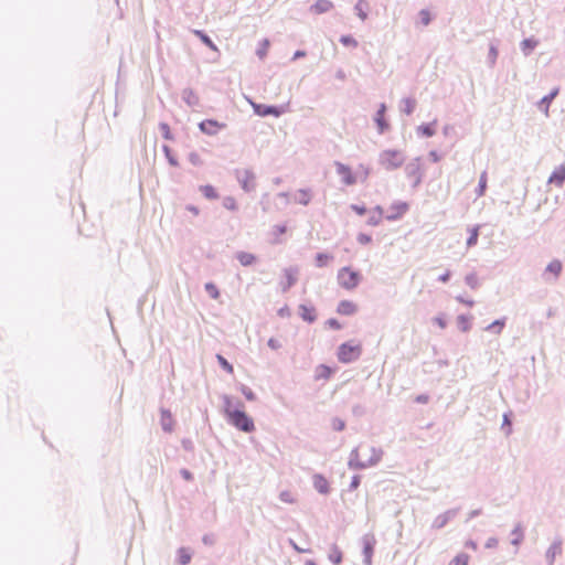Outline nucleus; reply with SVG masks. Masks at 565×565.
I'll list each match as a JSON object with an SVG mask.
<instances>
[{
    "label": "nucleus",
    "mask_w": 565,
    "mask_h": 565,
    "mask_svg": "<svg viewBox=\"0 0 565 565\" xmlns=\"http://www.w3.org/2000/svg\"><path fill=\"white\" fill-rule=\"evenodd\" d=\"M239 391L245 396L247 401L254 402L256 399V394L253 390L244 384L241 385Z\"/></svg>",
    "instance_id": "obj_54"
},
{
    "label": "nucleus",
    "mask_w": 565,
    "mask_h": 565,
    "mask_svg": "<svg viewBox=\"0 0 565 565\" xmlns=\"http://www.w3.org/2000/svg\"><path fill=\"white\" fill-rule=\"evenodd\" d=\"M313 481V488L320 493V494H329L330 493V484L327 478L321 473H315L312 477Z\"/></svg>",
    "instance_id": "obj_17"
},
{
    "label": "nucleus",
    "mask_w": 565,
    "mask_h": 565,
    "mask_svg": "<svg viewBox=\"0 0 565 565\" xmlns=\"http://www.w3.org/2000/svg\"><path fill=\"white\" fill-rule=\"evenodd\" d=\"M216 359H217L218 365L225 372L231 373V374L234 372L233 365L222 354H216Z\"/></svg>",
    "instance_id": "obj_44"
},
{
    "label": "nucleus",
    "mask_w": 565,
    "mask_h": 565,
    "mask_svg": "<svg viewBox=\"0 0 565 565\" xmlns=\"http://www.w3.org/2000/svg\"><path fill=\"white\" fill-rule=\"evenodd\" d=\"M162 430L167 433H171L173 430V419L171 413L168 409H161V419H160Z\"/></svg>",
    "instance_id": "obj_24"
},
{
    "label": "nucleus",
    "mask_w": 565,
    "mask_h": 565,
    "mask_svg": "<svg viewBox=\"0 0 565 565\" xmlns=\"http://www.w3.org/2000/svg\"><path fill=\"white\" fill-rule=\"evenodd\" d=\"M469 555L466 553H460L456 557H454L449 565H468Z\"/></svg>",
    "instance_id": "obj_49"
},
{
    "label": "nucleus",
    "mask_w": 565,
    "mask_h": 565,
    "mask_svg": "<svg viewBox=\"0 0 565 565\" xmlns=\"http://www.w3.org/2000/svg\"><path fill=\"white\" fill-rule=\"evenodd\" d=\"M419 18H420V22L424 25H428L431 22V14L427 9H422L419 11Z\"/></svg>",
    "instance_id": "obj_58"
},
{
    "label": "nucleus",
    "mask_w": 565,
    "mask_h": 565,
    "mask_svg": "<svg viewBox=\"0 0 565 565\" xmlns=\"http://www.w3.org/2000/svg\"><path fill=\"white\" fill-rule=\"evenodd\" d=\"M362 354L361 344H353L352 341H347L338 347L337 358L341 363L349 364L360 359Z\"/></svg>",
    "instance_id": "obj_4"
},
{
    "label": "nucleus",
    "mask_w": 565,
    "mask_h": 565,
    "mask_svg": "<svg viewBox=\"0 0 565 565\" xmlns=\"http://www.w3.org/2000/svg\"><path fill=\"white\" fill-rule=\"evenodd\" d=\"M223 401V412L225 415V418H228V414H231L232 411H235L236 401L232 398V396L223 394L222 396Z\"/></svg>",
    "instance_id": "obj_29"
},
{
    "label": "nucleus",
    "mask_w": 565,
    "mask_h": 565,
    "mask_svg": "<svg viewBox=\"0 0 565 565\" xmlns=\"http://www.w3.org/2000/svg\"><path fill=\"white\" fill-rule=\"evenodd\" d=\"M332 429L335 431H342L345 428V422L339 417H334L331 422Z\"/></svg>",
    "instance_id": "obj_56"
},
{
    "label": "nucleus",
    "mask_w": 565,
    "mask_h": 565,
    "mask_svg": "<svg viewBox=\"0 0 565 565\" xmlns=\"http://www.w3.org/2000/svg\"><path fill=\"white\" fill-rule=\"evenodd\" d=\"M374 461L375 460H366V461L360 460L359 447H355L350 452L348 467L352 470H363L369 467H374Z\"/></svg>",
    "instance_id": "obj_10"
},
{
    "label": "nucleus",
    "mask_w": 565,
    "mask_h": 565,
    "mask_svg": "<svg viewBox=\"0 0 565 565\" xmlns=\"http://www.w3.org/2000/svg\"><path fill=\"white\" fill-rule=\"evenodd\" d=\"M505 323H507V318L503 317V318L497 319L493 322H491L489 326L486 327L484 330L493 332L495 334H500L502 332L503 328L505 327Z\"/></svg>",
    "instance_id": "obj_30"
},
{
    "label": "nucleus",
    "mask_w": 565,
    "mask_h": 565,
    "mask_svg": "<svg viewBox=\"0 0 565 565\" xmlns=\"http://www.w3.org/2000/svg\"><path fill=\"white\" fill-rule=\"evenodd\" d=\"M202 543L206 546H213L216 543V536L213 533H206L202 536Z\"/></svg>",
    "instance_id": "obj_59"
},
{
    "label": "nucleus",
    "mask_w": 565,
    "mask_h": 565,
    "mask_svg": "<svg viewBox=\"0 0 565 565\" xmlns=\"http://www.w3.org/2000/svg\"><path fill=\"white\" fill-rule=\"evenodd\" d=\"M448 522H446V520L444 519V516L441 514L437 515L431 524V526L434 529H443L447 525Z\"/></svg>",
    "instance_id": "obj_60"
},
{
    "label": "nucleus",
    "mask_w": 565,
    "mask_h": 565,
    "mask_svg": "<svg viewBox=\"0 0 565 565\" xmlns=\"http://www.w3.org/2000/svg\"><path fill=\"white\" fill-rule=\"evenodd\" d=\"M333 374V369L327 364H319L315 370V380H329Z\"/></svg>",
    "instance_id": "obj_23"
},
{
    "label": "nucleus",
    "mask_w": 565,
    "mask_h": 565,
    "mask_svg": "<svg viewBox=\"0 0 565 565\" xmlns=\"http://www.w3.org/2000/svg\"><path fill=\"white\" fill-rule=\"evenodd\" d=\"M181 446L188 452H192L194 450V443L190 438H183L181 440Z\"/></svg>",
    "instance_id": "obj_64"
},
{
    "label": "nucleus",
    "mask_w": 565,
    "mask_h": 565,
    "mask_svg": "<svg viewBox=\"0 0 565 565\" xmlns=\"http://www.w3.org/2000/svg\"><path fill=\"white\" fill-rule=\"evenodd\" d=\"M405 174L412 179V188L416 189L423 182V172L420 169V158L413 159L405 166Z\"/></svg>",
    "instance_id": "obj_7"
},
{
    "label": "nucleus",
    "mask_w": 565,
    "mask_h": 565,
    "mask_svg": "<svg viewBox=\"0 0 565 565\" xmlns=\"http://www.w3.org/2000/svg\"><path fill=\"white\" fill-rule=\"evenodd\" d=\"M403 103L404 107L402 108V111L407 116L412 115L416 107V100L412 97H406L403 99Z\"/></svg>",
    "instance_id": "obj_40"
},
{
    "label": "nucleus",
    "mask_w": 565,
    "mask_h": 565,
    "mask_svg": "<svg viewBox=\"0 0 565 565\" xmlns=\"http://www.w3.org/2000/svg\"><path fill=\"white\" fill-rule=\"evenodd\" d=\"M182 100L190 107H195L199 105V96L192 88H184L182 90Z\"/></svg>",
    "instance_id": "obj_21"
},
{
    "label": "nucleus",
    "mask_w": 565,
    "mask_h": 565,
    "mask_svg": "<svg viewBox=\"0 0 565 565\" xmlns=\"http://www.w3.org/2000/svg\"><path fill=\"white\" fill-rule=\"evenodd\" d=\"M337 173L342 177V182L345 185H353L356 183V178L351 168L340 161L334 162Z\"/></svg>",
    "instance_id": "obj_12"
},
{
    "label": "nucleus",
    "mask_w": 565,
    "mask_h": 565,
    "mask_svg": "<svg viewBox=\"0 0 565 565\" xmlns=\"http://www.w3.org/2000/svg\"><path fill=\"white\" fill-rule=\"evenodd\" d=\"M356 241L361 244V245H367L372 242V236L366 234V233H359L358 236H356Z\"/></svg>",
    "instance_id": "obj_63"
},
{
    "label": "nucleus",
    "mask_w": 565,
    "mask_h": 565,
    "mask_svg": "<svg viewBox=\"0 0 565 565\" xmlns=\"http://www.w3.org/2000/svg\"><path fill=\"white\" fill-rule=\"evenodd\" d=\"M498 55H499L498 45L494 42H491L489 45V52H488V56H487V63L490 67L494 66Z\"/></svg>",
    "instance_id": "obj_35"
},
{
    "label": "nucleus",
    "mask_w": 565,
    "mask_h": 565,
    "mask_svg": "<svg viewBox=\"0 0 565 565\" xmlns=\"http://www.w3.org/2000/svg\"><path fill=\"white\" fill-rule=\"evenodd\" d=\"M222 204L226 210L230 211H237L238 209L236 200L231 195L223 198Z\"/></svg>",
    "instance_id": "obj_50"
},
{
    "label": "nucleus",
    "mask_w": 565,
    "mask_h": 565,
    "mask_svg": "<svg viewBox=\"0 0 565 565\" xmlns=\"http://www.w3.org/2000/svg\"><path fill=\"white\" fill-rule=\"evenodd\" d=\"M328 558L334 565L341 564L343 559L342 551L335 544H333L331 546Z\"/></svg>",
    "instance_id": "obj_32"
},
{
    "label": "nucleus",
    "mask_w": 565,
    "mask_h": 565,
    "mask_svg": "<svg viewBox=\"0 0 565 565\" xmlns=\"http://www.w3.org/2000/svg\"><path fill=\"white\" fill-rule=\"evenodd\" d=\"M236 259L241 263L242 266H252L256 262V256L252 253L247 252H238L236 254Z\"/></svg>",
    "instance_id": "obj_28"
},
{
    "label": "nucleus",
    "mask_w": 565,
    "mask_h": 565,
    "mask_svg": "<svg viewBox=\"0 0 565 565\" xmlns=\"http://www.w3.org/2000/svg\"><path fill=\"white\" fill-rule=\"evenodd\" d=\"M204 289L212 299L216 300L220 298V290L214 282H206Z\"/></svg>",
    "instance_id": "obj_42"
},
{
    "label": "nucleus",
    "mask_w": 565,
    "mask_h": 565,
    "mask_svg": "<svg viewBox=\"0 0 565 565\" xmlns=\"http://www.w3.org/2000/svg\"><path fill=\"white\" fill-rule=\"evenodd\" d=\"M478 237H479V226H475L470 230V234L466 242L467 246L472 247V246L477 245Z\"/></svg>",
    "instance_id": "obj_43"
},
{
    "label": "nucleus",
    "mask_w": 565,
    "mask_h": 565,
    "mask_svg": "<svg viewBox=\"0 0 565 565\" xmlns=\"http://www.w3.org/2000/svg\"><path fill=\"white\" fill-rule=\"evenodd\" d=\"M537 45L539 41L536 39L526 38L520 43V49L525 56H530Z\"/></svg>",
    "instance_id": "obj_22"
},
{
    "label": "nucleus",
    "mask_w": 565,
    "mask_h": 565,
    "mask_svg": "<svg viewBox=\"0 0 565 565\" xmlns=\"http://www.w3.org/2000/svg\"><path fill=\"white\" fill-rule=\"evenodd\" d=\"M356 311L358 306L351 300H341L337 307V312L342 316H352Z\"/></svg>",
    "instance_id": "obj_18"
},
{
    "label": "nucleus",
    "mask_w": 565,
    "mask_h": 565,
    "mask_svg": "<svg viewBox=\"0 0 565 565\" xmlns=\"http://www.w3.org/2000/svg\"><path fill=\"white\" fill-rule=\"evenodd\" d=\"M459 513V508L449 509L446 512L441 513L446 522H449L450 520L455 519L457 514Z\"/></svg>",
    "instance_id": "obj_62"
},
{
    "label": "nucleus",
    "mask_w": 565,
    "mask_h": 565,
    "mask_svg": "<svg viewBox=\"0 0 565 565\" xmlns=\"http://www.w3.org/2000/svg\"><path fill=\"white\" fill-rule=\"evenodd\" d=\"M188 159L194 167H200L203 163L200 154L195 151L190 152Z\"/></svg>",
    "instance_id": "obj_57"
},
{
    "label": "nucleus",
    "mask_w": 565,
    "mask_h": 565,
    "mask_svg": "<svg viewBox=\"0 0 565 565\" xmlns=\"http://www.w3.org/2000/svg\"><path fill=\"white\" fill-rule=\"evenodd\" d=\"M371 452H372V456L370 457L369 460H375L374 466H376L382 459L383 450L381 448L372 447Z\"/></svg>",
    "instance_id": "obj_55"
},
{
    "label": "nucleus",
    "mask_w": 565,
    "mask_h": 565,
    "mask_svg": "<svg viewBox=\"0 0 565 565\" xmlns=\"http://www.w3.org/2000/svg\"><path fill=\"white\" fill-rule=\"evenodd\" d=\"M548 182L554 183L556 185H563V183L565 182V169L555 170L551 174Z\"/></svg>",
    "instance_id": "obj_37"
},
{
    "label": "nucleus",
    "mask_w": 565,
    "mask_h": 565,
    "mask_svg": "<svg viewBox=\"0 0 565 565\" xmlns=\"http://www.w3.org/2000/svg\"><path fill=\"white\" fill-rule=\"evenodd\" d=\"M333 3L330 0H317L311 7L310 11L316 14H322L330 11Z\"/></svg>",
    "instance_id": "obj_20"
},
{
    "label": "nucleus",
    "mask_w": 565,
    "mask_h": 565,
    "mask_svg": "<svg viewBox=\"0 0 565 565\" xmlns=\"http://www.w3.org/2000/svg\"><path fill=\"white\" fill-rule=\"evenodd\" d=\"M514 537L511 540V544L519 546L524 540V532L520 523H518L511 532Z\"/></svg>",
    "instance_id": "obj_34"
},
{
    "label": "nucleus",
    "mask_w": 565,
    "mask_h": 565,
    "mask_svg": "<svg viewBox=\"0 0 565 565\" xmlns=\"http://www.w3.org/2000/svg\"><path fill=\"white\" fill-rule=\"evenodd\" d=\"M339 41L344 46L356 47L359 44L358 41L351 34L341 35Z\"/></svg>",
    "instance_id": "obj_51"
},
{
    "label": "nucleus",
    "mask_w": 565,
    "mask_h": 565,
    "mask_svg": "<svg viewBox=\"0 0 565 565\" xmlns=\"http://www.w3.org/2000/svg\"><path fill=\"white\" fill-rule=\"evenodd\" d=\"M225 128L226 124L220 122L216 119H204L199 122L200 131L207 136H215L220 130Z\"/></svg>",
    "instance_id": "obj_9"
},
{
    "label": "nucleus",
    "mask_w": 565,
    "mask_h": 565,
    "mask_svg": "<svg viewBox=\"0 0 565 565\" xmlns=\"http://www.w3.org/2000/svg\"><path fill=\"white\" fill-rule=\"evenodd\" d=\"M299 199L297 200L299 204L307 206L311 201V193L309 189H300L298 191Z\"/></svg>",
    "instance_id": "obj_41"
},
{
    "label": "nucleus",
    "mask_w": 565,
    "mask_h": 565,
    "mask_svg": "<svg viewBox=\"0 0 565 565\" xmlns=\"http://www.w3.org/2000/svg\"><path fill=\"white\" fill-rule=\"evenodd\" d=\"M563 270V264L558 259H553L550 262L545 268V273L554 275V281L559 277Z\"/></svg>",
    "instance_id": "obj_26"
},
{
    "label": "nucleus",
    "mask_w": 565,
    "mask_h": 565,
    "mask_svg": "<svg viewBox=\"0 0 565 565\" xmlns=\"http://www.w3.org/2000/svg\"><path fill=\"white\" fill-rule=\"evenodd\" d=\"M376 540L373 534H364L362 536V554H363V564L371 565L372 556L374 554Z\"/></svg>",
    "instance_id": "obj_8"
},
{
    "label": "nucleus",
    "mask_w": 565,
    "mask_h": 565,
    "mask_svg": "<svg viewBox=\"0 0 565 565\" xmlns=\"http://www.w3.org/2000/svg\"><path fill=\"white\" fill-rule=\"evenodd\" d=\"M470 320H471V317L468 315L462 313V315L458 316V318H457L458 327L462 332H468L471 329Z\"/></svg>",
    "instance_id": "obj_38"
},
{
    "label": "nucleus",
    "mask_w": 565,
    "mask_h": 565,
    "mask_svg": "<svg viewBox=\"0 0 565 565\" xmlns=\"http://www.w3.org/2000/svg\"><path fill=\"white\" fill-rule=\"evenodd\" d=\"M386 109V105L384 103H381L374 116V121L376 124L377 131L381 135H383L390 129V124L385 118Z\"/></svg>",
    "instance_id": "obj_13"
},
{
    "label": "nucleus",
    "mask_w": 565,
    "mask_h": 565,
    "mask_svg": "<svg viewBox=\"0 0 565 565\" xmlns=\"http://www.w3.org/2000/svg\"><path fill=\"white\" fill-rule=\"evenodd\" d=\"M268 47H269V41L267 39L263 40L260 42L258 49L256 50V55L259 58H264L267 55Z\"/></svg>",
    "instance_id": "obj_53"
},
{
    "label": "nucleus",
    "mask_w": 565,
    "mask_h": 565,
    "mask_svg": "<svg viewBox=\"0 0 565 565\" xmlns=\"http://www.w3.org/2000/svg\"><path fill=\"white\" fill-rule=\"evenodd\" d=\"M459 513V508L449 509L446 512L441 513L446 522H449L450 520L455 519L457 514Z\"/></svg>",
    "instance_id": "obj_61"
},
{
    "label": "nucleus",
    "mask_w": 565,
    "mask_h": 565,
    "mask_svg": "<svg viewBox=\"0 0 565 565\" xmlns=\"http://www.w3.org/2000/svg\"><path fill=\"white\" fill-rule=\"evenodd\" d=\"M159 129L161 131L162 138L166 140H173V135L171 132L170 126L167 122H160Z\"/></svg>",
    "instance_id": "obj_48"
},
{
    "label": "nucleus",
    "mask_w": 565,
    "mask_h": 565,
    "mask_svg": "<svg viewBox=\"0 0 565 565\" xmlns=\"http://www.w3.org/2000/svg\"><path fill=\"white\" fill-rule=\"evenodd\" d=\"M227 423L234 426L236 429L243 433H253L255 430V424L253 418L244 411V404L242 401H236L235 411L228 414Z\"/></svg>",
    "instance_id": "obj_1"
},
{
    "label": "nucleus",
    "mask_w": 565,
    "mask_h": 565,
    "mask_svg": "<svg viewBox=\"0 0 565 565\" xmlns=\"http://www.w3.org/2000/svg\"><path fill=\"white\" fill-rule=\"evenodd\" d=\"M338 284L345 290L355 289L361 280L362 275L360 271L352 269L350 266L339 269L337 275Z\"/></svg>",
    "instance_id": "obj_3"
},
{
    "label": "nucleus",
    "mask_w": 565,
    "mask_h": 565,
    "mask_svg": "<svg viewBox=\"0 0 565 565\" xmlns=\"http://www.w3.org/2000/svg\"><path fill=\"white\" fill-rule=\"evenodd\" d=\"M486 189H487V172H482V174L480 175V179H479V183H478V186L476 189V193L478 196H481L484 194L486 192Z\"/></svg>",
    "instance_id": "obj_45"
},
{
    "label": "nucleus",
    "mask_w": 565,
    "mask_h": 565,
    "mask_svg": "<svg viewBox=\"0 0 565 565\" xmlns=\"http://www.w3.org/2000/svg\"><path fill=\"white\" fill-rule=\"evenodd\" d=\"M201 193L206 198L207 200H216L218 199V192L216 189L211 184H205L200 186Z\"/></svg>",
    "instance_id": "obj_36"
},
{
    "label": "nucleus",
    "mask_w": 565,
    "mask_h": 565,
    "mask_svg": "<svg viewBox=\"0 0 565 565\" xmlns=\"http://www.w3.org/2000/svg\"><path fill=\"white\" fill-rule=\"evenodd\" d=\"M234 175L244 192L255 191L256 175L252 169H235Z\"/></svg>",
    "instance_id": "obj_6"
},
{
    "label": "nucleus",
    "mask_w": 565,
    "mask_h": 565,
    "mask_svg": "<svg viewBox=\"0 0 565 565\" xmlns=\"http://www.w3.org/2000/svg\"><path fill=\"white\" fill-rule=\"evenodd\" d=\"M511 416H512L511 413H504L503 414L502 429L505 431L507 435H510L512 433Z\"/></svg>",
    "instance_id": "obj_46"
},
{
    "label": "nucleus",
    "mask_w": 565,
    "mask_h": 565,
    "mask_svg": "<svg viewBox=\"0 0 565 565\" xmlns=\"http://www.w3.org/2000/svg\"><path fill=\"white\" fill-rule=\"evenodd\" d=\"M563 541L561 537H556L545 553V559L547 565H554L557 555L563 552Z\"/></svg>",
    "instance_id": "obj_14"
},
{
    "label": "nucleus",
    "mask_w": 565,
    "mask_h": 565,
    "mask_svg": "<svg viewBox=\"0 0 565 565\" xmlns=\"http://www.w3.org/2000/svg\"><path fill=\"white\" fill-rule=\"evenodd\" d=\"M162 151H163L164 157L170 166L175 167V168L179 167V161H178L177 157L173 154L172 149L168 145L162 146Z\"/></svg>",
    "instance_id": "obj_39"
},
{
    "label": "nucleus",
    "mask_w": 565,
    "mask_h": 565,
    "mask_svg": "<svg viewBox=\"0 0 565 565\" xmlns=\"http://www.w3.org/2000/svg\"><path fill=\"white\" fill-rule=\"evenodd\" d=\"M298 268L289 267L284 269V276L286 278L285 281L280 282V288L282 292H287L292 286L297 282Z\"/></svg>",
    "instance_id": "obj_15"
},
{
    "label": "nucleus",
    "mask_w": 565,
    "mask_h": 565,
    "mask_svg": "<svg viewBox=\"0 0 565 565\" xmlns=\"http://www.w3.org/2000/svg\"><path fill=\"white\" fill-rule=\"evenodd\" d=\"M557 94H558V88H554V89H552V90H551V93H548L547 95H545V96L541 99L540 104H541V105H545V108L547 109V108H548V106H550V104H551V103L553 102V99L557 96Z\"/></svg>",
    "instance_id": "obj_52"
},
{
    "label": "nucleus",
    "mask_w": 565,
    "mask_h": 565,
    "mask_svg": "<svg viewBox=\"0 0 565 565\" xmlns=\"http://www.w3.org/2000/svg\"><path fill=\"white\" fill-rule=\"evenodd\" d=\"M465 282L471 288V289H477L480 284H479V279H478V276L475 274V273H470L468 274L466 277H465Z\"/></svg>",
    "instance_id": "obj_47"
},
{
    "label": "nucleus",
    "mask_w": 565,
    "mask_h": 565,
    "mask_svg": "<svg viewBox=\"0 0 565 565\" xmlns=\"http://www.w3.org/2000/svg\"><path fill=\"white\" fill-rule=\"evenodd\" d=\"M367 9H369V3L366 0H358L355 7H354V10L356 12V15L362 20H366L367 19Z\"/></svg>",
    "instance_id": "obj_33"
},
{
    "label": "nucleus",
    "mask_w": 565,
    "mask_h": 565,
    "mask_svg": "<svg viewBox=\"0 0 565 565\" xmlns=\"http://www.w3.org/2000/svg\"><path fill=\"white\" fill-rule=\"evenodd\" d=\"M409 205L407 202L397 201L392 203L388 211L390 213L385 215V218L390 222L397 221L404 216V214L408 211Z\"/></svg>",
    "instance_id": "obj_11"
},
{
    "label": "nucleus",
    "mask_w": 565,
    "mask_h": 565,
    "mask_svg": "<svg viewBox=\"0 0 565 565\" xmlns=\"http://www.w3.org/2000/svg\"><path fill=\"white\" fill-rule=\"evenodd\" d=\"M194 35L200 39V41L213 51H217V47L213 40L203 31V30H193Z\"/></svg>",
    "instance_id": "obj_27"
},
{
    "label": "nucleus",
    "mask_w": 565,
    "mask_h": 565,
    "mask_svg": "<svg viewBox=\"0 0 565 565\" xmlns=\"http://www.w3.org/2000/svg\"><path fill=\"white\" fill-rule=\"evenodd\" d=\"M298 315L308 323H313L317 320V311L312 305L300 303L298 306Z\"/></svg>",
    "instance_id": "obj_16"
},
{
    "label": "nucleus",
    "mask_w": 565,
    "mask_h": 565,
    "mask_svg": "<svg viewBox=\"0 0 565 565\" xmlns=\"http://www.w3.org/2000/svg\"><path fill=\"white\" fill-rule=\"evenodd\" d=\"M405 162V154L396 149H386L380 152L379 163L386 171H393L401 168Z\"/></svg>",
    "instance_id": "obj_2"
},
{
    "label": "nucleus",
    "mask_w": 565,
    "mask_h": 565,
    "mask_svg": "<svg viewBox=\"0 0 565 565\" xmlns=\"http://www.w3.org/2000/svg\"><path fill=\"white\" fill-rule=\"evenodd\" d=\"M333 255L329 253H317L315 257V264L319 268H323L329 265L331 260H333Z\"/></svg>",
    "instance_id": "obj_31"
},
{
    "label": "nucleus",
    "mask_w": 565,
    "mask_h": 565,
    "mask_svg": "<svg viewBox=\"0 0 565 565\" xmlns=\"http://www.w3.org/2000/svg\"><path fill=\"white\" fill-rule=\"evenodd\" d=\"M437 120L435 119L431 122L422 124L416 128V132L419 137L430 138L436 134L435 126Z\"/></svg>",
    "instance_id": "obj_19"
},
{
    "label": "nucleus",
    "mask_w": 565,
    "mask_h": 565,
    "mask_svg": "<svg viewBox=\"0 0 565 565\" xmlns=\"http://www.w3.org/2000/svg\"><path fill=\"white\" fill-rule=\"evenodd\" d=\"M192 559V552L188 547H179L177 551V561L180 565H189Z\"/></svg>",
    "instance_id": "obj_25"
},
{
    "label": "nucleus",
    "mask_w": 565,
    "mask_h": 565,
    "mask_svg": "<svg viewBox=\"0 0 565 565\" xmlns=\"http://www.w3.org/2000/svg\"><path fill=\"white\" fill-rule=\"evenodd\" d=\"M248 103L250 104L254 114L259 117L273 116L278 118L287 111L286 105H266L256 103L252 99H248Z\"/></svg>",
    "instance_id": "obj_5"
}]
</instances>
